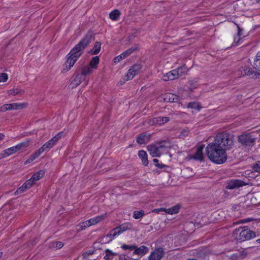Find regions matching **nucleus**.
<instances>
[{"label": "nucleus", "mask_w": 260, "mask_h": 260, "mask_svg": "<svg viewBox=\"0 0 260 260\" xmlns=\"http://www.w3.org/2000/svg\"><path fill=\"white\" fill-rule=\"evenodd\" d=\"M213 141L226 151L234 145V136L226 132L220 133L216 135Z\"/></svg>", "instance_id": "3"}, {"label": "nucleus", "mask_w": 260, "mask_h": 260, "mask_svg": "<svg viewBox=\"0 0 260 260\" xmlns=\"http://www.w3.org/2000/svg\"><path fill=\"white\" fill-rule=\"evenodd\" d=\"M3 255V252H0V259L2 257Z\"/></svg>", "instance_id": "60"}, {"label": "nucleus", "mask_w": 260, "mask_h": 260, "mask_svg": "<svg viewBox=\"0 0 260 260\" xmlns=\"http://www.w3.org/2000/svg\"><path fill=\"white\" fill-rule=\"evenodd\" d=\"M124 58H125L124 57V56L122 55V54L121 53L119 55L115 57L114 58V63H117Z\"/></svg>", "instance_id": "43"}, {"label": "nucleus", "mask_w": 260, "mask_h": 260, "mask_svg": "<svg viewBox=\"0 0 260 260\" xmlns=\"http://www.w3.org/2000/svg\"><path fill=\"white\" fill-rule=\"evenodd\" d=\"M25 189L23 188V187L21 186L19 187L15 192V194H18L25 191Z\"/></svg>", "instance_id": "49"}, {"label": "nucleus", "mask_w": 260, "mask_h": 260, "mask_svg": "<svg viewBox=\"0 0 260 260\" xmlns=\"http://www.w3.org/2000/svg\"><path fill=\"white\" fill-rule=\"evenodd\" d=\"M117 228H114L112 230H111L110 233L107 235L108 237L110 238V241H112L115 237L119 235L120 234V232L118 230H116Z\"/></svg>", "instance_id": "29"}, {"label": "nucleus", "mask_w": 260, "mask_h": 260, "mask_svg": "<svg viewBox=\"0 0 260 260\" xmlns=\"http://www.w3.org/2000/svg\"><path fill=\"white\" fill-rule=\"evenodd\" d=\"M8 79V76L6 73L0 74V82H6Z\"/></svg>", "instance_id": "40"}, {"label": "nucleus", "mask_w": 260, "mask_h": 260, "mask_svg": "<svg viewBox=\"0 0 260 260\" xmlns=\"http://www.w3.org/2000/svg\"><path fill=\"white\" fill-rule=\"evenodd\" d=\"M99 62L100 58L99 56H96L93 57L88 66H89L92 70L96 69L97 68L98 64L99 63Z\"/></svg>", "instance_id": "25"}, {"label": "nucleus", "mask_w": 260, "mask_h": 260, "mask_svg": "<svg viewBox=\"0 0 260 260\" xmlns=\"http://www.w3.org/2000/svg\"><path fill=\"white\" fill-rule=\"evenodd\" d=\"M180 208V206L179 204H177L171 208L168 209H165L164 210L166 213L173 214L177 213L179 212V210Z\"/></svg>", "instance_id": "23"}, {"label": "nucleus", "mask_w": 260, "mask_h": 260, "mask_svg": "<svg viewBox=\"0 0 260 260\" xmlns=\"http://www.w3.org/2000/svg\"><path fill=\"white\" fill-rule=\"evenodd\" d=\"M84 80H85V79L79 73H75V78L73 80V81H72V82L71 83L72 88H73L74 87H77Z\"/></svg>", "instance_id": "16"}, {"label": "nucleus", "mask_w": 260, "mask_h": 260, "mask_svg": "<svg viewBox=\"0 0 260 260\" xmlns=\"http://www.w3.org/2000/svg\"><path fill=\"white\" fill-rule=\"evenodd\" d=\"M101 43L100 42H96L93 48L90 51L89 53L91 55L98 54L101 50Z\"/></svg>", "instance_id": "24"}, {"label": "nucleus", "mask_w": 260, "mask_h": 260, "mask_svg": "<svg viewBox=\"0 0 260 260\" xmlns=\"http://www.w3.org/2000/svg\"><path fill=\"white\" fill-rule=\"evenodd\" d=\"M156 120H157V117H155L154 118L151 119L149 120L148 123L150 125L157 124Z\"/></svg>", "instance_id": "47"}, {"label": "nucleus", "mask_w": 260, "mask_h": 260, "mask_svg": "<svg viewBox=\"0 0 260 260\" xmlns=\"http://www.w3.org/2000/svg\"><path fill=\"white\" fill-rule=\"evenodd\" d=\"M53 142H52L50 140L45 143L40 148L42 149L43 151L44 152L47 149L51 148L54 146Z\"/></svg>", "instance_id": "37"}, {"label": "nucleus", "mask_w": 260, "mask_h": 260, "mask_svg": "<svg viewBox=\"0 0 260 260\" xmlns=\"http://www.w3.org/2000/svg\"><path fill=\"white\" fill-rule=\"evenodd\" d=\"M142 69V66L140 63H136L133 65L128 70L126 74L124 76L123 79L124 81L132 79L136 75H137Z\"/></svg>", "instance_id": "7"}, {"label": "nucleus", "mask_w": 260, "mask_h": 260, "mask_svg": "<svg viewBox=\"0 0 260 260\" xmlns=\"http://www.w3.org/2000/svg\"><path fill=\"white\" fill-rule=\"evenodd\" d=\"M116 228V230H118L120 232V234H121L125 231L130 230L131 229V224L129 223H125Z\"/></svg>", "instance_id": "28"}, {"label": "nucleus", "mask_w": 260, "mask_h": 260, "mask_svg": "<svg viewBox=\"0 0 260 260\" xmlns=\"http://www.w3.org/2000/svg\"><path fill=\"white\" fill-rule=\"evenodd\" d=\"M147 150L152 157H159L161 152L159 150L157 143L147 146Z\"/></svg>", "instance_id": "12"}, {"label": "nucleus", "mask_w": 260, "mask_h": 260, "mask_svg": "<svg viewBox=\"0 0 260 260\" xmlns=\"http://www.w3.org/2000/svg\"><path fill=\"white\" fill-rule=\"evenodd\" d=\"M87 223L88 221L86 220L79 223L78 225H77V228H78V229H77V231L79 232L85 230L88 227H89V224H90Z\"/></svg>", "instance_id": "34"}, {"label": "nucleus", "mask_w": 260, "mask_h": 260, "mask_svg": "<svg viewBox=\"0 0 260 260\" xmlns=\"http://www.w3.org/2000/svg\"><path fill=\"white\" fill-rule=\"evenodd\" d=\"M27 106V104L25 103L7 104L0 107V111L5 112L8 110H20L26 108Z\"/></svg>", "instance_id": "8"}, {"label": "nucleus", "mask_w": 260, "mask_h": 260, "mask_svg": "<svg viewBox=\"0 0 260 260\" xmlns=\"http://www.w3.org/2000/svg\"><path fill=\"white\" fill-rule=\"evenodd\" d=\"M93 253V251L89 250L83 254V258L84 260H88V257L89 255H91Z\"/></svg>", "instance_id": "44"}, {"label": "nucleus", "mask_w": 260, "mask_h": 260, "mask_svg": "<svg viewBox=\"0 0 260 260\" xmlns=\"http://www.w3.org/2000/svg\"><path fill=\"white\" fill-rule=\"evenodd\" d=\"M176 73H177L178 78L183 74L187 73L188 71L187 67L185 65L181 66L175 69Z\"/></svg>", "instance_id": "27"}, {"label": "nucleus", "mask_w": 260, "mask_h": 260, "mask_svg": "<svg viewBox=\"0 0 260 260\" xmlns=\"http://www.w3.org/2000/svg\"><path fill=\"white\" fill-rule=\"evenodd\" d=\"M164 255V251L162 248H155L148 257V260H160Z\"/></svg>", "instance_id": "10"}, {"label": "nucleus", "mask_w": 260, "mask_h": 260, "mask_svg": "<svg viewBox=\"0 0 260 260\" xmlns=\"http://www.w3.org/2000/svg\"><path fill=\"white\" fill-rule=\"evenodd\" d=\"M120 12L118 10H114L109 14V17L112 20H116L119 18Z\"/></svg>", "instance_id": "30"}, {"label": "nucleus", "mask_w": 260, "mask_h": 260, "mask_svg": "<svg viewBox=\"0 0 260 260\" xmlns=\"http://www.w3.org/2000/svg\"><path fill=\"white\" fill-rule=\"evenodd\" d=\"M237 25V27H238V29L237 35L239 37H240L241 35V31H242V29H241V28L238 25Z\"/></svg>", "instance_id": "55"}, {"label": "nucleus", "mask_w": 260, "mask_h": 260, "mask_svg": "<svg viewBox=\"0 0 260 260\" xmlns=\"http://www.w3.org/2000/svg\"><path fill=\"white\" fill-rule=\"evenodd\" d=\"M26 146V144L25 143H21L19 144L16 145V146H13L9 148L6 149L3 151V153H2L0 155V158H3L9 156L19 150H21L22 148Z\"/></svg>", "instance_id": "9"}, {"label": "nucleus", "mask_w": 260, "mask_h": 260, "mask_svg": "<svg viewBox=\"0 0 260 260\" xmlns=\"http://www.w3.org/2000/svg\"><path fill=\"white\" fill-rule=\"evenodd\" d=\"M170 120L169 117L158 116L157 117L156 122L158 125L164 124Z\"/></svg>", "instance_id": "32"}, {"label": "nucleus", "mask_w": 260, "mask_h": 260, "mask_svg": "<svg viewBox=\"0 0 260 260\" xmlns=\"http://www.w3.org/2000/svg\"><path fill=\"white\" fill-rule=\"evenodd\" d=\"M159 150L161 152V150L165 151L167 149L170 148L171 147V143L167 140H165L157 143Z\"/></svg>", "instance_id": "18"}, {"label": "nucleus", "mask_w": 260, "mask_h": 260, "mask_svg": "<svg viewBox=\"0 0 260 260\" xmlns=\"http://www.w3.org/2000/svg\"><path fill=\"white\" fill-rule=\"evenodd\" d=\"M138 156L142 160V164L147 166L148 164V160L147 153L143 150H140L138 152Z\"/></svg>", "instance_id": "19"}, {"label": "nucleus", "mask_w": 260, "mask_h": 260, "mask_svg": "<svg viewBox=\"0 0 260 260\" xmlns=\"http://www.w3.org/2000/svg\"><path fill=\"white\" fill-rule=\"evenodd\" d=\"M204 148L203 145L200 146L197 149L196 153L193 155L189 156V159H194L200 161H203L204 160V155L203 154V150Z\"/></svg>", "instance_id": "14"}, {"label": "nucleus", "mask_w": 260, "mask_h": 260, "mask_svg": "<svg viewBox=\"0 0 260 260\" xmlns=\"http://www.w3.org/2000/svg\"><path fill=\"white\" fill-rule=\"evenodd\" d=\"M34 160L31 156H29V157L25 161L24 164L25 165L31 163Z\"/></svg>", "instance_id": "52"}, {"label": "nucleus", "mask_w": 260, "mask_h": 260, "mask_svg": "<svg viewBox=\"0 0 260 260\" xmlns=\"http://www.w3.org/2000/svg\"><path fill=\"white\" fill-rule=\"evenodd\" d=\"M144 215V211L143 210L134 211L133 212V217L135 219H139Z\"/></svg>", "instance_id": "35"}, {"label": "nucleus", "mask_w": 260, "mask_h": 260, "mask_svg": "<svg viewBox=\"0 0 260 260\" xmlns=\"http://www.w3.org/2000/svg\"><path fill=\"white\" fill-rule=\"evenodd\" d=\"M93 70L88 66H86L81 69V72L79 73L85 79V77L91 74Z\"/></svg>", "instance_id": "20"}, {"label": "nucleus", "mask_w": 260, "mask_h": 260, "mask_svg": "<svg viewBox=\"0 0 260 260\" xmlns=\"http://www.w3.org/2000/svg\"><path fill=\"white\" fill-rule=\"evenodd\" d=\"M190 85V89L191 90L194 89L197 87V81H194L193 80L190 81L189 82Z\"/></svg>", "instance_id": "46"}, {"label": "nucleus", "mask_w": 260, "mask_h": 260, "mask_svg": "<svg viewBox=\"0 0 260 260\" xmlns=\"http://www.w3.org/2000/svg\"><path fill=\"white\" fill-rule=\"evenodd\" d=\"M11 94L16 95L18 93V89H13L10 90L9 92Z\"/></svg>", "instance_id": "50"}, {"label": "nucleus", "mask_w": 260, "mask_h": 260, "mask_svg": "<svg viewBox=\"0 0 260 260\" xmlns=\"http://www.w3.org/2000/svg\"><path fill=\"white\" fill-rule=\"evenodd\" d=\"M150 136V134L142 133L137 137L136 142L141 145L146 144L149 141Z\"/></svg>", "instance_id": "15"}, {"label": "nucleus", "mask_w": 260, "mask_h": 260, "mask_svg": "<svg viewBox=\"0 0 260 260\" xmlns=\"http://www.w3.org/2000/svg\"><path fill=\"white\" fill-rule=\"evenodd\" d=\"M121 248L124 250H133V254L137 255L140 257L145 255L149 251V248L145 245H142L138 247L136 245H127L123 244L121 246Z\"/></svg>", "instance_id": "5"}, {"label": "nucleus", "mask_w": 260, "mask_h": 260, "mask_svg": "<svg viewBox=\"0 0 260 260\" xmlns=\"http://www.w3.org/2000/svg\"><path fill=\"white\" fill-rule=\"evenodd\" d=\"M63 246V243L62 242L58 241L56 242L55 243V247L57 249H60Z\"/></svg>", "instance_id": "48"}, {"label": "nucleus", "mask_w": 260, "mask_h": 260, "mask_svg": "<svg viewBox=\"0 0 260 260\" xmlns=\"http://www.w3.org/2000/svg\"><path fill=\"white\" fill-rule=\"evenodd\" d=\"M238 231L239 232L238 240L241 242L250 240L256 237L255 233L251 231L247 226L240 228Z\"/></svg>", "instance_id": "6"}, {"label": "nucleus", "mask_w": 260, "mask_h": 260, "mask_svg": "<svg viewBox=\"0 0 260 260\" xmlns=\"http://www.w3.org/2000/svg\"><path fill=\"white\" fill-rule=\"evenodd\" d=\"M45 171L41 170L35 173L32 176L31 178L33 180L36 182L42 178L45 175Z\"/></svg>", "instance_id": "26"}, {"label": "nucleus", "mask_w": 260, "mask_h": 260, "mask_svg": "<svg viewBox=\"0 0 260 260\" xmlns=\"http://www.w3.org/2000/svg\"><path fill=\"white\" fill-rule=\"evenodd\" d=\"M258 71H255L253 69H251L248 67H244L243 71H242L243 75L248 76L250 78H257L260 77V73L257 72Z\"/></svg>", "instance_id": "13"}, {"label": "nucleus", "mask_w": 260, "mask_h": 260, "mask_svg": "<svg viewBox=\"0 0 260 260\" xmlns=\"http://www.w3.org/2000/svg\"><path fill=\"white\" fill-rule=\"evenodd\" d=\"M105 216L104 215L96 216L94 218H92L89 220H87V221H88L87 223H89L90 224H89V226H90L91 225H94V224L99 222L103 219H104L105 218Z\"/></svg>", "instance_id": "22"}, {"label": "nucleus", "mask_w": 260, "mask_h": 260, "mask_svg": "<svg viewBox=\"0 0 260 260\" xmlns=\"http://www.w3.org/2000/svg\"><path fill=\"white\" fill-rule=\"evenodd\" d=\"M43 152V149L39 148L38 150L33 153L30 156L35 160L38 158Z\"/></svg>", "instance_id": "38"}, {"label": "nucleus", "mask_w": 260, "mask_h": 260, "mask_svg": "<svg viewBox=\"0 0 260 260\" xmlns=\"http://www.w3.org/2000/svg\"><path fill=\"white\" fill-rule=\"evenodd\" d=\"M153 161L155 163V166L160 169H162L165 167V165L162 164H159L158 159L154 158Z\"/></svg>", "instance_id": "42"}, {"label": "nucleus", "mask_w": 260, "mask_h": 260, "mask_svg": "<svg viewBox=\"0 0 260 260\" xmlns=\"http://www.w3.org/2000/svg\"><path fill=\"white\" fill-rule=\"evenodd\" d=\"M177 78H178V77L177 76V73H176L175 70H173L167 73L164 76V81L173 80Z\"/></svg>", "instance_id": "17"}, {"label": "nucleus", "mask_w": 260, "mask_h": 260, "mask_svg": "<svg viewBox=\"0 0 260 260\" xmlns=\"http://www.w3.org/2000/svg\"><path fill=\"white\" fill-rule=\"evenodd\" d=\"M139 48V45L138 44H134L132 47L128 49L127 50L128 52L131 54L133 53L134 51L137 50Z\"/></svg>", "instance_id": "39"}, {"label": "nucleus", "mask_w": 260, "mask_h": 260, "mask_svg": "<svg viewBox=\"0 0 260 260\" xmlns=\"http://www.w3.org/2000/svg\"><path fill=\"white\" fill-rule=\"evenodd\" d=\"M35 181L30 178L29 179L27 180L24 183L25 185H27L28 188L31 187V186L34 184Z\"/></svg>", "instance_id": "45"}, {"label": "nucleus", "mask_w": 260, "mask_h": 260, "mask_svg": "<svg viewBox=\"0 0 260 260\" xmlns=\"http://www.w3.org/2000/svg\"><path fill=\"white\" fill-rule=\"evenodd\" d=\"M253 169L254 171L260 173V161L256 162V163L253 165Z\"/></svg>", "instance_id": "41"}, {"label": "nucleus", "mask_w": 260, "mask_h": 260, "mask_svg": "<svg viewBox=\"0 0 260 260\" xmlns=\"http://www.w3.org/2000/svg\"><path fill=\"white\" fill-rule=\"evenodd\" d=\"M167 99H168V101L169 102L176 103L178 102L179 101V97L178 96L171 93H167L166 94L165 100H166Z\"/></svg>", "instance_id": "31"}, {"label": "nucleus", "mask_w": 260, "mask_h": 260, "mask_svg": "<svg viewBox=\"0 0 260 260\" xmlns=\"http://www.w3.org/2000/svg\"><path fill=\"white\" fill-rule=\"evenodd\" d=\"M22 186L23 187V188H24V189H25V190H26L27 189H28V188H28V187H27V185H25V183H24V184L22 185Z\"/></svg>", "instance_id": "58"}, {"label": "nucleus", "mask_w": 260, "mask_h": 260, "mask_svg": "<svg viewBox=\"0 0 260 260\" xmlns=\"http://www.w3.org/2000/svg\"><path fill=\"white\" fill-rule=\"evenodd\" d=\"M122 55L124 56V58L126 57L127 56H129L130 53L128 52V51L126 50V51H124L122 53Z\"/></svg>", "instance_id": "54"}, {"label": "nucleus", "mask_w": 260, "mask_h": 260, "mask_svg": "<svg viewBox=\"0 0 260 260\" xmlns=\"http://www.w3.org/2000/svg\"><path fill=\"white\" fill-rule=\"evenodd\" d=\"M132 147V145H129V147Z\"/></svg>", "instance_id": "61"}, {"label": "nucleus", "mask_w": 260, "mask_h": 260, "mask_svg": "<svg viewBox=\"0 0 260 260\" xmlns=\"http://www.w3.org/2000/svg\"><path fill=\"white\" fill-rule=\"evenodd\" d=\"M248 184V183H246L241 180H232L228 183L226 188L228 189H233L234 188L242 187Z\"/></svg>", "instance_id": "11"}, {"label": "nucleus", "mask_w": 260, "mask_h": 260, "mask_svg": "<svg viewBox=\"0 0 260 260\" xmlns=\"http://www.w3.org/2000/svg\"><path fill=\"white\" fill-rule=\"evenodd\" d=\"M206 152L209 159L215 164H222L227 159L225 150L214 141L207 145Z\"/></svg>", "instance_id": "2"}, {"label": "nucleus", "mask_w": 260, "mask_h": 260, "mask_svg": "<svg viewBox=\"0 0 260 260\" xmlns=\"http://www.w3.org/2000/svg\"><path fill=\"white\" fill-rule=\"evenodd\" d=\"M5 137V135L3 134L0 133V140L4 139Z\"/></svg>", "instance_id": "57"}, {"label": "nucleus", "mask_w": 260, "mask_h": 260, "mask_svg": "<svg viewBox=\"0 0 260 260\" xmlns=\"http://www.w3.org/2000/svg\"><path fill=\"white\" fill-rule=\"evenodd\" d=\"M253 67L256 71L260 72V51L256 53L253 63Z\"/></svg>", "instance_id": "21"}, {"label": "nucleus", "mask_w": 260, "mask_h": 260, "mask_svg": "<svg viewBox=\"0 0 260 260\" xmlns=\"http://www.w3.org/2000/svg\"><path fill=\"white\" fill-rule=\"evenodd\" d=\"M188 108H190L191 109H196L198 111H200V110L201 108V106L200 105L196 102H190L188 104L187 106Z\"/></svg>", "instance_id": "36"}, {"label": "nucleus", "mask_w": 260, "mask_h": 260, "mask_svg": "<svg viewBox=\"0 0 260 260\" xmlns=\"http://www.w3.org/2000/svg\"><path fill=\"white\" fill-rule=\"evenodd\" d=\"M93 37L92 32L88 31L82 40L71 50L67 56V61L63 64V72H67L73 67L75 63L83 54V51L91 42Z\"/></svg>", "instance_id": "1"}, {"label": "nucleus", "mask_w": 260, "mask_h": 260, "mask_svg": "<svg viewBox=\"0 0 260 260\" xmlns=\"http://www.w3.org/2000/svg\"><path fill=\"white\" fill-rule=\"evenodd\" d=\"M239 40H240V38L239 37L238 38H235V39H234V42H238Z\"/></svg>", "instance_id": "59"}, {"label": "nucleus", "mask_w": 260, "mask_h": 260, "mask_svg": "<svg viewBox=\"0 0 260 260\" xmlns=\"http://www.w3.org/2000/svg\"><path fill=\"white\" fill-rule=\"evenodd\" d=\"M64 136V132L63 131L60 132L58 134H57L55 136L57 138L58 140L60 139L62 137Z\"/></svg>", "instance_id": "51"}, {"label": "nucleus", "mask_w": 260, "mask_h": 260, "mask_svg": "<svg viewBox=\"0 0 260 260\" xmlns=\"http://www.w3.org/2000/svg\"><path fill=\"white\" fill-rule=\"evenodd\" d=\"M106 255L104 257L105 260H111L113 258L114 255H116V254L113 252L111 250L107 249L105 250Z\"/></svg>", "instance_id": "33"}, {"label": "nucleus", "mask_w": 260, "mask_h": 260, "mask_svg": "<svg viewBox=\"0 0 260 260\" xmlns=\"http://www.w3.org/2000/svg\"><path fill=\"white\" fill-rule=\"evenodd\" d=\"M239 142L246 148H250L255 144L256 139L249 133H243L238 137Z\"/></svg>", "instance_id": "4"}, {"label": "nucleus", "mask_w": 260, "mask_h": 260, "mask_svg": "<svg viewBox=\"0 0 260 260\" xmlns=\"http://www.w3.org/2000/svg\"><path fill=\"white\" fill-rule=\"evenodd\" d=\"M255 244L257 245V246H260V238L257 239L255 241Z\"/></svg>", "instance_id": "56"}, {"label": "nucleus", "mask_w": 260, "mask_h": 260, "mask_svg": "<svg viewBox=\"0 0 260 260\" xmlns=\"http://www.w3.org/2000/svg\"><path fill=\"white\" fill-rule=\"evenodd\" d=\"M52 142H53L54 145H55L56 142L59 140L55 136L52 138L50 140Z\"/></svg>", "instance_id": "53"}]
</instances>
